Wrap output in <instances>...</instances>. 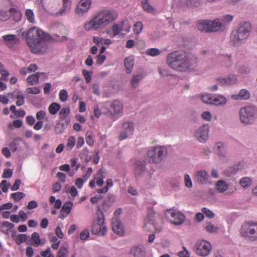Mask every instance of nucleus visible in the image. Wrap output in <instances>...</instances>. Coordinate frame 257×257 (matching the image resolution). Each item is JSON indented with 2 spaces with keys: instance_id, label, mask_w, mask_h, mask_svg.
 Instances as JSON below:
<instances>
[{
  "instance_id": "nucleus-55",
  "label": "nucleus",
  "mask_w": 257,
  "mask_h": 257,
  "mask_svg": "<svg viewBox=\"0 0 257 257\" xmlns=\"http://www.w3.org/2000/svg\"><path fill=\"white\" fill-rule=\"evenodd\" d=\"M184 181L185 186L188 188L192 187V183L190 176L188 174H185L184 176Z\"/></svg>"
},
{
  "instance_id": "nucleus-27",
  "label": "nucleus",
  "mask_w": 257,
  "mask_h": 257,
  "mask_svg": "<svg viewBox=\"0 0 257 257\" xmlns=\"http://www.w3.org/2000/svg\"><path fill=\"white\" fill-rule=\"evenodd\" d=\"M229 185L226 182L223 180H218L216 184V187L219 192L223 193L226 191Z\"/></svg>"
},
{
  "instance_id": "nucleus-7",
  "label": "nucleus",
  "mask_w": 257,
  "mask_h": 257,
  "mask_svg": "<svg viewBox=\"0 0 257 257\" xmlns=\"http://www.w3.org/2000/svg\"><path fill=\"white\" fill-rule=\"evenodd\" d=\"M241 233L251 241L257 240V223L247 222L243 223L241 226Z\"/></svg>"
},
{
  "instance_id": "nucleus-19",
  "label": "nucleus",
  "mask_w": 257,
  "mask_h": 257,
  "mask_svg": "<svg viewBox=\"0 0 257 257\" xmlns=\"http://www.w3.org/2000/svg\"><path fill=\"white\" fill-rule=\"evenodd\" d=\"M250 97V92L245 89H241L238 94H233L231 98L234 100H248Z\"/></svg>"
},
{
  "instance_id": "nucleus-8",
  "label": "nucleus",
  "mask_w": 257,
  "mask_h": 257,
  "mask_svg": "<svg viewBox=\"0 0 257 257\" xmlns=\"http://www.w3.org/2000/svg\"><path fill=\"white\" fill-rule=\"evenodd\" d=\"M106 227L104 225V215L101 212L97 214V218L94 220L91 231L92 234H100L101 235L104 236L106 234Z\"/></svg>"
},
{
  "instance_id": "nucleus-51",
  "label": "nucleus",
  "mask_w": 257,
  "mask_h": 257,
  "mask_svg": "<svg viewBox=\"0 0 257 257\" xmlns=\"http://www.w3.org/2000/svg\"><path fill=\"white\" fill-rule=\"evenodd\" d=\"M206 230L209 232H215L218 230V228L214 224L211 223H208L205 227Z\"/></svg>"
},
{
  "instance_id": "nucleus-44",
  "label": "nucleus",
  "mask_w": 257,
  "mask_h": 257,
  "mask_svg": "<svg viewBox=\"0 0 257 257\" xmlns=\"http://www.w3.org/2000/svg\"><path fill=\"white\" fill-rule=\"evenodd\" d=\"M16 98L18 99L16 102V105L18 106H20L25 103V97L20 92H19Z\"/></svg>"
},
{
  "instance_id": "nucleus-3",
  "label": "nucleus",
  "mask_w": 257,
  "mask_h": 257,
  "mask_svg": "<svg viewBox=\"0 0 257 257\" xmlns=\"http://www.w3.org/2000/svg\"><path fill=\"white\" fill-rule=\"evenodd\" d=\"M117 17V14L113 10H104L96 13L92 18L84 25L86 31L103 29L112 22Z\"/></svg>"
},
{
  "instance_id": "nucleus-23",
  "label": "nucleus",
  "mask_w": 257,
  "mask_h": 257,
  "mask_svg": "<svg viewBox=\"0 0 257 257\" xmlns=\"http://www.w3.org/2000/svg\"><path fill=\"white\" fill-rule=\"evenodd\" d=\"M209 20H201L197 23V28L202 33H210Z\"/></svg>"
},
{
  "instance_id": "nucleus-64",
  "label": "nucleus",
  "mask_w": 257,
  "mask_h": 257,
  "mask_svg": "<svg viewBox=\"0 0 257 257\" xmlns=\"http://www.w3.org/2000/svg\"><path fill=\"white\" fill-rule=\"evenodd\" d=\"M179 257H189V253L185 247H183V250L180 251L178 253Z\"/></svg>"
},
{
  "instance_id": "nucleus-46",
  "label": "nucleus",
  "mask_w": 257,
  "mask_h": 257,
  "mask_svg": "<svg viewBox=\"0 0 257 257\" xmlns=\"http://www.w3.org/2000/svg\"><path fill=\"white\" fill-rule=\"evenodd\" d=\"M65 128V124L64 123L58 122L55 127V132L57 134H60L63 132Z\"/></svg>"
},
{
  "instance_id": "nucleus-47",
  "label": "nucleus",
  "mask_w": 257,
  "mask_h": 257,
  "mask_svg": "<svg viewBox=\"0 0 257 257\" xmlns=\"http://www.w3.org/2000/svg\"><path fill=\"white\" fill-rule=\"evenodd\" d=\"M3 39L4 41L9 43L15 41L17 39V37L16 35L10 34L3 36Z\"/></svg>"
},
{
  "instance_id": "nucleus-58",
  "label": "nucleus",
  "mask_w": 257,
  "mask_h": 257,
  "mask_svg": "<svg viewBox=\"0 0 257 257\" xmlns=\"http://www.w3.org/2000/svg\"><path fill=\"white\" fill-rule=\"evenodd\" d=\"M13 170L11 169H6L4 170L2 177L3 178H9L12 177L13 175Z\"/></svg>"
},
{
  "instance_id": "nucleus-9",
  "label": "nucleus",
  "mask_w": 257,
  "mask_h": 257,
  "mask_svg": "<svg viewBox=\"0 0 257 257\" xmlns=\"http://www.w3.org/2000/svg\"><path fill=\"white\" fill-rule=\"evenodd\" d=\"M144 227L147 230L151 232H153L155 230L156 232H160L162 230V226L158 225L156 222L155 214L152 210L149 212L145 218Z\"/></svg>"
},
{
  "instance_id": "nucleus-32",
  "label": "nucleus",
  "mask_w": 257,
  "mask_h": 257,
  "mask_svg": "<svg viewBox=\"0 0 257 257\" xmlns=\"http://www.w3.org/2000/svg\"><path fill=\"white\" fill-rule=\"evenodd\" d=\"M142 4L144 8V10L150 13H154L155 10L152 6H151L148 2V0H142Z\"/></svg>"
},
{
  "instance_id": "nucleus-40",
  "label": "nucleus",
  "mask_w": 257,
  "mask_h": 257,
  "mask_svg": "<svg viewBox=\"0 0 257 257\" xmlns=\"http://www.w3.org/2000/svg\"><path fill=\"white\" fill-rule=\"evenodd\" d=\"M70 109L68 107L63 108L61 109L59 115L61 119H64L69 114Z\"/></svg>"
},
{
  "instance_id": "nucleus-45",
  "label": "nucleus",
  "mask_w": 257,
  "mask_h": 257,
  "mask_svg": "<svg viewBox=\"0 0 257 257\" xmlns=\"http://www.w3.org/2000/svg\"><path fill=\"white\" fill-rule=\"evenodd\" d=\"M25 196V195L24 193L20 192L13 193L11 195V197L16 202L20 201L23 197H24Z\"/></svg>"
},
{
  "instance_id": "nucleus-31",
  "label": "nucleus",
  "mask_w": 257,
  "mask_h": 257,
  "mask_svg": "<svg viewBox=\"0 0 257 257\" xmlns=\"http://www.w3.org/2000/svg\"><path fill=\"white\" fill-rule=\"evenodd\" d=\"M124 64L126 69V73H131L134 65V59L131 57H127L125 59Z\"/></svg>"
},
{
  "instance_id": "nucleus-62",
  "label": "nucleus",
  "mask_w": 257,
  "mask_h": 257,
  "mask_svg": "<svg viewBox=\"0 0 257 257\" xmlns=\"http://www.w3.org/2000/svg\"><path fill=\"white\" fill-rule=\"evenodd\" d=\"M202 100L204 103L212 104L213 99L210 94H206L203 96Z\"/></svg>"
},
{
  "instance_id": "nucleus-12",
  "label": "nucleus",
  "mask_w": 257,
  "mask_h": 257,
  "mask_svg": "<svg viewBox=\"0 0 257 257\" xmlns=\"http://www.w3.org/2000/svg\"><path fill=\"white\" fill-rule=\"evenodd\" d=\"M211 249V243L207 241L203 240L196 243L194 250L198 255L206 256L208 255Z\"/></svg>"
},
{
  "instance_id": "nucleus-39",
  "label": "nucleus",
  "mask_w": 257,
  "mask_h": 257,
  "mask_svg": "<svg viewBox=\"0 0 257 257\" xmlns=\"http://www.w3.org/2000/svg\"><path fill=\"white\" fill-rule=\"evenodd\" d=\"M223 144L221 143H217L216 145V148L217 149L216 152L218 156H220L221 158H224L226 157L225 154H223V152H222L223 150Z\"/></svg>"
},
{
  "instance_id": "nucleus-59",
  "label": "nucleus",
  "mask_w": 257,
  "mask_h": 257,
  "mask_svg": "<svg viewBox=\"0 0 257 257\" xmlns=\"http://www.w3.org/2000/svg\"><path fill=\"white\" fill-rule=\"evenodd\" d=\"M75 144V139L73 137H70L69 138L67 144V148L68 149L71 150L74 146Z\"/></svg>"
},
{
  "instance_id": "nucleus-29",
  "label": "nucleus",
  "mask_w": 257,
  "mask_h": 257,
  "mask_svg": "<svg viewBox=\"0 0 257 257\" xmlns=\"http://www.w3.org/2000/svg\"><path fill=\"white\" fill-rule=\"evenodd\" d=\"M128 23V21L127 20L125 21H123L121 22L120 24H114L112 27V31L114 34V36H115L117 35L123 29V27H124V24Z\"/></svg>"
},
{
  "instance_id": "nucleus-4",
  "label": "nucleus",
  "mask_w": 257,
  "mask_h": 257,
  "mask_svg": "<svg viewBox=\"0 0 257 257\" xmlns=\"http://www.w3.org/2000/svg\"><path fill=\"white\" fill-rule=\"evenodd\" d=\"M252 31L249 22H244L239 24L238 28L233 31L230 35V40L234 46H239L244 43L249 37Z\"/></svg>"
},
{
  "instance_id": "nucleus-26",
  "label": "nucleus",
  "mask_w": 257,
  "mask_h": 257,
  "mask_svg": "<svg viewBox=\"0 0 257 257\" xmlns=\"http://www.w3.org/2000/svg\"><path fill=\"white\" fill-rule=\"evenodd\" d=\"M41 74L40 72H37L31 75L27 78V83L31 85L37 84Z\"/></svg>"
},
{
  "instance_id": "nucleus-50",
  "label": "nucleus",
  "mask_w": 257,
  "mask_h": 257,
  "mask_svg": "<svg viewBox=\"0 0 257 257\" xmlns=\"http://www.w3.org/2000/svg\"><path fill=\"white\" fill-rule=\"evenodd\" d=\"M68 93L66 90L63 89L60 91L59 98L61 101L65 102L68 99Z\"/></svg>"
},
{
  "instance_id": "nucleus-63",
  "label": "nucleus",
  "mask_w": 257,
  "mask_h": 257,
  "mask_svg": "<svg viewBox=\"0 0 257 257\" xmlns=\"http://www.w3.org/2000/svg\"><path fill=\"white\" fill-rule=\"evenodd\" d=\"M19 140H20L16 139L10 144V148L12 151L15 152L17 151Z\"/></svg>"
},
{
  "instance_id": "nucleus-35",
  "label": "nucleus",
  "mask_w": 257,
  "mask_h": 257,
  "mask_svg": "<svg viewBox=\"0 0 257 257\" xmlns=\"http://www.w3.org/2000/svg\"><path fill=\"white\" fill-rule=\"evenodd\" d=\"M225 78L228 85L234 84L237 81L236 76L233 74H229Z\"/></svg>"
},
{
  "instance_id": "nucleus-57",
  "label": "nucleus",
  "mask_w": 257,
  "mask_h": 257,
  "mask_svg": "<svg viewBox=\"0 0 257 257\" xmlns=\"http://www.w3.org/2000/svg\"><path fill=\"white\" fill-rule=\"evenodd\" d=\"M41 90L37 87H29L27 89V92L30 94H37L40 92Z\"/></svg>"
},
{
  "instance_id": "nucleus-28",
  "label": "nucleus",
  "mask_w": 257,
  "mask_h": 257,
  "mask_svg": "<svg viewBox=\"0 0 257 257\" xmlns=\"http://www.w3.org/2000/svg\"><path fill=\"white\" fill-rule=\"evenodd\" d=\"M182 3L189 7L198 8L202 4V0H182Z\"/></svg>"
},
{
  "instance_id": "nucleus-54",
  "label": "nucleus",
  "mask_w": 257,
  "mask_h": 257,
  "mask_svg": "<svg viewBox=\"0 0 257 257\" xmlns=\"http://www.w3.org/2000/svg\"><path fill=\"white\" fill-rule=\"evenodd\" d=\"M238 169H239V166L237 165H236L231 167H230L226 171L229 172L227 175L228 176H230L231 175L234 174L235 173H236L237 172Z\"/></svg>"
},
{
  "instance_id": "nucleus-17",
  "label": "nucleus",
  "mask_w": 257,
  "mask_h": 257,
  "mask_svg": "<svg viewBox=\"0 0 257 257\" xmlns=\"http://www.w3.org/2000/svg\"><path fill=\"white\" fill-rule=\"evenodd\" d=\"M209 23L210 33L216 32L224 28L221 21L218 19L212 21L209 20Z\"/></svg>"
},
{
  "instance_id": "nucleus-14",
  "label": "nucleus",
  "mask_w": 257,
  "mask_h": 257,
  "mask_svg": "<svg viewBox=\"0 0 257 257\" xmlns=\"http://www.w3.org/2000/svg\"><path fill=\"white\" fill-rule=\"evenodd\" d=\"M134 166L136 178H140L143 177L147 170L145 163L141 161H137L135 163Z\"/></svg>"
},
{
  "instance_id": "nucleus-15",
  "label": "nucleus",
  "mask_w": 257,
  "mask_h": 257,
  "mask_svg": "<svg viewBox=\"0 0 257 257\" xmlns=\"http://www.w3.org/2000/svg\"><path fill=\"white\" fill-rule=\"evenodd\" d=\"M90 0H81L75 10L77 15L81 16L86 13L90 7Z\"/></svg>"
},
{
  "instance_id": "nucleus-34",
  "label": "nucleus",
  "mask_w": 257,
  "mask_h": 257,
  "mask_svg": "<svg viewBox=\"0 0 257 257\" xmlns=\"http://www.w3.org/2000/svg\"><path fill=\"white\" fill-rule=\"evenodd\" d=\"M123 130L129 134H131L134 130L133 122H125L122 125Z\"/></svg>"
},
{
  "instance_id": "nucleus-43",
  "label": "nucleus",
  "mask_w": 257,
  "mask_h": 257,
  "mask_svg": "<svg viewBox=\"0 0 257 257\" xmlns=\"http://www.w3.org/2000/svg\"><path fill=\"white\" fill-rule=\"evenodd\" d=\"M94 135L92 133L87 132L86 134V142L90 146H92L94 144Z\"/></svg>"
},
{
  "instance_id": "nucleus-18",
  "label": "nucleus",
  "mask_w": 257,
  "mask_h": 257,
  "mask_svg": "<svg viewBox=\"0 0 257 257\" xmlns=\"http://www.w3.org/2000/svg\"><path fill=\"white\" fill-rule=\"evenodd\" d=\"M208 179L207 172L205 170H199L194 174V179L196 182L200 184H205Z\"/></svg>"
},
{
  "instance_id": "nucleus-42",
  "label": "nucleus",
  "mask_w": 257,
  "mask_h": 257,
  "mask_svg": "<svg viewBox=\"0 0 257 257\" xmlns=\"http://www.w3.org/2000/svg\"><path fill=\"white\" fill-rule=\"evenodd\" d=\"M27 238V236L25 234H21L16 236L15 240L18 244H20L25 242Z\"/></svg>"
},
{
  "instance_id": "nucleus-11",
  "label": "nucleus",
  "mask_w": 257,
  "mask_h": 257,
  "mask_svg": "<svg viewBox=\"0 0 257 257\" xmlns=\"http://www.w3.org/2000/svg\"><path fill=\"white\" fill-rule=\"evenodd\" d=\"M166 216L169 221L173 224L181 225L185 220V215L178 211L173 209L167 210Z\"/></svg>"
},
{
  "instance_id": "nucleus-1",
  "label": "nucleus",
  "mask_w": 257,
  "mask_h": 257,
  "mask_svg": "<svg viewBox=\"0 0 257 257\" xmlns=\"http://www.w3.org/2000/svg\"><path fill=\"white\" fill-rule=\"evenodd\" d=\"M197 62V58L184 51H175L167 56L166 63L172 69L185 72Z\"/></svg>"
},
{
  "instance_id": "nucleus-61",
  "label": "nucleus",
  "mask_w": 257,
  "mask_h": 257,
  "mask_svg": "<svg viewBox=\"0 0 257 257\" xmlns=\"http://www.w3.org/2000/svg\"><path fill=\"white\" fill-rule=\"evenodd\" d=\"M89 237V232L88 230L85 229L81 232L80 234V238L81 240H84L87 239Z\"/></svg>"
},
{
  "instance_id": "nucleus-60",
  "label": "nucleus",
  "mask_w": 257,
  "mask_h": 257,
  "mask_svg": "<svg viewBox=\"0 0 257 257\" xmlns=\"http://www.w3.org/2000/svg\"><path fill=\"white\" fill-rule=\"evenodd\" d=\"M202 211L204 214L206 215L207 217H208L209 218H212L214 216V213L211 210L207 209V208H203L202 209Z\"/></svg>"
},
{
  "instance_id": "nucleus-53",
  "label": "nucleus",
  "mask_w": 257,
  "mask_h": 257,
  "mask_svg": "<svg viewBox=\"0 0 257 257\" xmlns=\"http://www.w3.org/2000/svg\"><path fill=\"white\" fill-rule=\"evenodd\" d=\"M158 71L159 74L163 77H167L171 75L168 69L163 67L158 68Z\"/></svg>"
},
{
  "instance_id": "nucleus-22",
  "label": "nucleus",
  "mask_w": 257,
  "mask_h": 257,
  "mask_svg": "<svg viewBox=\"0 0 257 257\" xmlns=\"http://www.w3.org/2000/svg\"><path fill=\"white\" fill-rule=\"evenodd\" d=\"M73 206L72 202H67L62 206L60 210V217L64 219L66 217L71 211Z\"/></svg>"
},
{
  "instance_id": "nucleus-33",
  "label": "nucleus",
  "mask_w": 257,
  "mask_h": 257,
  "mask_svg": "<svg viewBox=\"0 0 257 257\" xmlns=\"http://www.w3.org/2000/svg\"><path fill=\"white\" fill-rule=\"evenodd\" d=\"M61 106L56 102L52 103L49 107V111L52 114H55L60 109Z\"/></svg>"
},
{
  "instance_id": "nucleus-30",
  "label": "nucleus",
  "mask_w": 257,
  "mask_h": 257,
  "mask_svg": "<svg viewBox=\"0 0 257 257\" xmlns=\"http://www.w3.org/2000/svg\"><path fill=\"white\" fill-rule=\"evenodd\" d=\"M227 100L225 97L220 95L212 100V104L223 106L226 104Z\"/></svg>"
},
{
  "instance_id": "nucleus-10",
  "label": "nucleus",
  "mask_w": 257,
  "mask_h": 257,
  "mask_svg": "<svg viewBox=\"0 0 257 257\" xmlns=\"http://www.w3.org/2000/svg\"><path fill=\"white\" fill-rule=\"evenodd\" d=\"M15 14L18 21L20 20L21 14L18 12L17 10L14 8L9 9L7 5L4 4H0V20L5 21L8 20L11 17V14Z\"/></svg>"
},
{
  "instance_id": "nucleus-13",
  "label": "nucleus",
  "mask_w": 257,
  "mask_h": 257,
  "mask_svg": "<svg viewBox=\"0 0 257 257\" xmlns=\"http://www.w3.org/2000/svg\"><path fill=\"white\" fill-rule=\"evenodd\" d=\"M209 126L208 124H203L194 132L195 138L200 143H204L208 138Z\"/></svg>"
},
{
  "instance_id": "nucleus-20",
  "label": "nucleus",
  "mask_w": 257,
  "mask_h": 257,
  "mask_svg": "<svg viewBox=\"0 0 257 257\" xmlns=\"http://www.w3.org/2000/svg\"><path fill=\"white\" fill-rule=\"evenodd\" d=\"M110 106L113 109V111L110 112L111 116H113L115 114H118L122 112L123 110V104L120 101L115 100L112 102Z\"/></svg>"
},
{
  "instance_id": "nucleus-49",
  "label": "nucleus",
  "mask_w": 257,
  "mask_h": 257,
  "mask_svg": "<svg viewBox=\"0 0 257 257\" xmlns=\"http://www.w3.org/2000/svg\"><path fill=\"white\" fill-rule=\"evenodd\" d=\"M32 239L34 241L36 246H38L40 244L41 239L38 233L34 232L32 235Z\"/></svg>"
},
{
  "instance_id": "nucleus-38",
  "label": "nucleus",
  "mask_w": 257,
  "mask_h": 257,
  "mask_svg": "<svg viewBox=\"0 0 257 257\" xmlns=\"http://www.w3.org/2000/svg\"><path fill=\"white\" fill-rule=\"evenodd\" d=\"M143 29V24L141 22H137L134 25V32L136 35L140 34Z\"/></svg>"
},
{
  "instance_id": "nucleus-37",
  "label": "nucleus",
  "mask_w": 257,
  "mask_h": 257,
  "mask_svg": "<svg viewBox=\"0 0 257 257\" xmlns=\"http://www.w3.org/2000/svg\"><path fill=\"white\" fill-rule=\"evenodd\" d=\"M251 179L249 177H245L242 178L240 180L241 186L244 188L248 187L251 185Z\"/></svg>"
},
{
  "instance_id": "nucleus-36",
  "label": "nucleus",
  "mask_w": 257,
  "mask_h": 257,
  "mask_svg": "<svg viewBox=\"0 0 257 257\" xmlns=\"http://www.w3.org/2000/svg\"><path fill=\"white\" fill-rule=\"evenodd\" d=\"M25 15L28 21L31 23H34L35 22L34 14L32 10L31 9H27L25 12Z\"/></svg>"
},
{
  "instance_id": "nucleus-16",
  "label": "nucleus",
  "mask_w": 257,
  "mask_h": 257,
  "mask_svg": "<svg viewBox=\"0 0 257 257\" xmlns=\"http://www.w3.org/2000/svg\"><path fill=\"white\" fill-rule=\"evenodd\" d=\"M112 228L113 232L120 236L124 234L123 225L118 217H113L112 219Z\"/></svg>"
},
{
  "instance_id": "nucleus-41",
  "label": "nucleus",
  "mask_w": 257,
  "mask_h": 257,
  "mask_svg": "<svg viewBox=\"0 0 257 257\" xmlns=\"http://www.w3.org/2000/svg\"><path fill=\"white\" fill-rule=\"evenodd\" d=\"M67 247L64 246H61L58 250L56 257H67Z\"/></svg>"
},
{
  "instance_id": "nucleus-24",
  "label": "nucleus",
  "mask_w": 257,
  "mask_h": 257,
  "mask_svg": "<svg viewBox=\"0 0 257 257\" xmlns=\"http://www.w3.org/2000/svg\"><path fill=\"white\" fill-rule=\"evenodd\" d=\"M71 0H63V6L59 12L55 14L56 16H62L70 9Z\"/></svg>"
},
{
  "instance_id": "nucleus-2",
  "label": "nucleus",
  "mask_w": 257,
  "mask_h": 257,
  "mask_svg": "<svg viewBox=\"0 0 257 257\" xmlns=\"http://www.w3.org/2000/svg\"><path fill=\"white\" fill-rule=\"evenodd\" d=\"M50 36L36 28L30 29L27 32L26 41L34 54L45 53L48 49V43Z\"/></svg>"
},
{
  "instance_id": "nucleus-21",
  "label": "nucleus",
  "mask_w": 257,
  "mask_h": 257,
  "mask_svg": "<svg viewBox=\"0 0 257 257\" xmlns=\"http://www.w3.org/2000/svg\"><path fill=\"white\" fill-rule=\"evenodd\" d=\"M130 252L134 257H145L146 250L144 247L139 245L132 247Z\"/></svg>"
},
{
  "instance_id": "nucleus-5",
  "label": "nucleus",
  "mask_w": 257,
  "mask_h": 257,
  "mask_svg": "<svg viewBox=\"0 0 257 257\" xmlns=\"http://www.w3.org/2000/svg\"><path fill=\"white\" fill-rule=\"evenodd\" d=\"M167 149L163 146L152 147L147 152L148 161L151 163L159 164L167 156Z\"/></svg>"
},
{
  "instance_id": "nucleus-56",
  "label": "nucleus",
  "mask_w": 257,
  "mask_h": 257,
  "mask_svg": "<svg viewBox=\"0 0 257 257\" xmlns=\"http://www.w3.org/2000/svg\"><path fill=\"white\" fill-rule=\"evenodd\" d=\"M82 73L85 77L86 83H89L91 79L92 72L88 71L86 70H83L82 71Z\"/></svg>"
},
{
  "instance_id": "nucleus-25",
  "label": "nucleus",
  "mask_w": 257,
  "mask_h": 257,
  "mask_svg": "<svg viewBox=\"0 0 257 257\" xmlns=\"http://www.w3.org/2000/svg\"><path fill=\"white\" fill-rule=\"evenodd\" d=\"M144 75L143 73H139L137 75H134L131 80V85L134 88L138 87L141 80L144 78Z\"/></svg>"
},
{
  "instance_id": "nucleus-52",
  "label": "nucleus",
  "mask_w": 257,
  "mask_h": 257,
  "mask_svg": "<svg viewBox=\"0 0 257 257\" xmlns=\"http://www.w3.org/2000/svg\"><path fill=\"white\" fill-rule=\"evenodd\" d=\"M22 121L19 119L15 120L13 121V124L10 123L9 125V127L10 129H13V126L16 128L20 127L22 125Z\"/></svg>"
},
{
  "instance_id": "nucleus-6",
  "label": "nucleus",
  "mask_w": 257,
  "mask_h": 257,
  "mask_svg": "<svg viewBox=\"0 0 257 257\" xmlns=\"http://www.w3.org/2000/svg\"><path fill=\"white\" fill-rule=\"evenodd\" d=\"M239 118L241 122L244 125L252 124L254 120V107L245 106L241 107L239 111Z\"/></svg>"
},
{
  "instance_id": "nucleus-48",
  "label": "nucleus",
  "mask_w": 257,
  "mask_h": 257,
  "mask_svg": "<svg viewBox=\"0 0 257 257\" xmlns=\"http://www.w3.org/2000/svg\"><path fill=\"white\" fill-rule=\"evenodd\" d=\"M146 53L151 56H156L160 54V51L157 48H151L147 50Z\"/></svg>"
}]
</instances>
